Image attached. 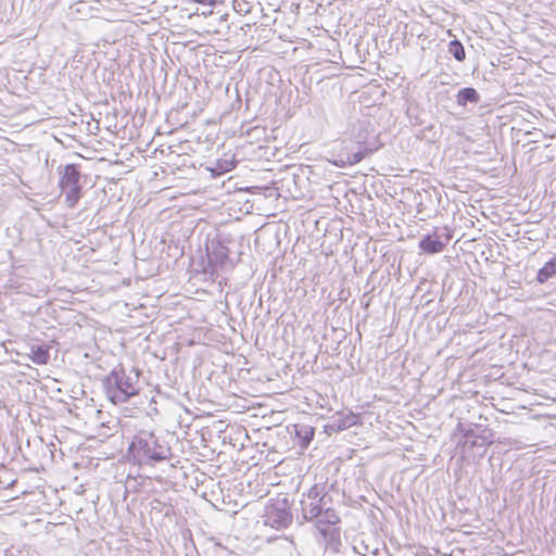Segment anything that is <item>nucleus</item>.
<instances>
[{
  "label": "nucleus",
  "instance_id": "obj_1",
  "mask_svg": "<svg viewBox=\"0 0 556 556\" xmlns=\"http://www.w3.org/2000/svg\"><path fill=\"white\" fill-rule=\"evenodd\" d=\"M140 374L135 367L129 370L122 365L114 367L102 381L106 397L114 404H123L138 395Z\"/></svg>",
  "mask_w": 556,
  "mask_h": 556
},
{
  "label": "nucleus",
  "instance_id": "obj_2",
  "mask_svg": "<svg viewBox=\"0 0 556 556\" xmlns=\"http://www.w3.org/2000/svg\"><path fill=\"white\" fill-rule=\"evenodd\" d=\"M330 503L313 501L305 497L300 500V511L305 521L314 522L320 533L326 536L328 527L340 522V517Z\"/></svg>",
  "mask_w": 556,
  "mask_h": 556
},
{
  "label": "nucleus",
  "instance_id": "obj_3",
  "mask_svg": "<svg viewBox=\"0 0 556 556\" xmlns=\"http://www.w3.org/2000/svg\"><path fill=\"white\" fill-rule=\"evenodd\" d=\"M129 452L140 464L159 463L167 458V450L160 445L156 438L150 432L136 435L129 445Z\"/></svg>",
  "mask_w": 556,
  "mask_h": 556
},
{
  "label": "nucleus",
  "instance_id": "obj_4",
  "mask_svg": "<svg viewBox=\"0 0 556 556\" xmlns=\"http://www.w3.org/2000/svg\"><path fill=\"white\" fill-rule=\"evenodd\" d=\"M59 188L64 194L68 207H75L83 195L81 174L77 164H66L58 167Z\"/></svg>",
  "mask_w": 556,
  "mask_h": 556
},
{
  "label": "nucleus",
  "instance_id": "obj_5",
  "mask_svg": "<svg viewBox=\"0 0 556 556\" xmlns=\"http://www.w3.org/2000/svg\"><path fill=\"white\" fill-rule=\"evenodd\" d=\"M350 138L359 146L376 147L370 142V139L375 140V131L369 119L355 121L350 128Z\"/></svg>",
  "mask_w": 556,
  "mask_h": 556
},
{
  "label": "nucleus",
  "instance_id": "obj_6",
  "mask_svg": "<svg viewBox=\"0 0 556 556\" xmlns=\"http://www.w3.org/2000/svg\"><path fill=\"white\" fill-rule=\"evenodd\" d=\"M267 518L268 522L277 529L287 528L291 525L292 514L289 510L288 501L285 498L274 504L267 514Z\"/></svg>",
  "mask_w": 556,
  "mask_h": 556
},
{
  "label": "nucleus",
  "instance_id": "obj_7",
  "mask_svg": "<svg viewBox=\"0 0 556 556\" xmlns=\"http://www.w3.org/2000/svg\"><path fill=\"white\" fill-rule=\"evenodd\" d=\"M450 240L451 236L448 233L440 235L438 231H433L432 233L424 236L418 245L424 252L428 254H435L442 252Z\"/></svg>",
  "mask_w": 556,
  "mask_h": 556
},
{
  "label": "nucleus",
  "instance_id": "obj_8",
  "mask_svg": "<svg viewBox=\"0 0 556 556\" xmlns=\"http://www.w3.org/2000/svg\"><path fill=\"white\" fill-rule=\"evenodd\" d=\"M376 150L377 147L364 146L363 149L354 153H340L338 155V160L334 161V164L341 167L357 164L365 157L366 154L372 153Z\"/></svg>",
  "mask_w": 556,
  "mask_h": 556
},
{
  "label": "nucleus",
  "instance_id": "obj_9",
  "mask_svg": "<svg viewBox=\"0 0 556 556\" xmlns=\"http://www.w3.org/2000/svg\"><path fill=\"white\" fill-rule=\"evenodd\" d=\"M354 424H355V416L354 415L333 417L325 426V431L327 433H329V434H331L332 432H340V431H343L345 429H349Z\"/></svg>",
  "mask_w": 556,
  "mask_h": 556
},
{
  "label": "nucleus",
  "instance_id": "obj_10",
  "mask_svg": "<svg viewBox=\"0 0 556 556\" xmlns=\"http://www.w3.org/2000/svg\"><path fill=\"white\" fill-rule=\"evenodd\" d=\"M464 448H475L481 447L483 452H485L486 447L492 443L486 437L481 434H476L473 430H467L464 432Z\"/></svg>",
  "mask_w": 556,
  "mask_h": 556
},
{
  "label": "nucleus",
  "instance_id": "obj_11",
  "mask_svg": "<svg viewBox=\"0 0 556 556\" xmlns=\"http://www.w3.org/2000/svg\"><path fill=\"white\" fill-rule=\"evenodd\" d=\"M481 100L479 92L472 87H465L456 94V102L460 106H467L468 103L477 104Z\"/></svg>",
  "mask_w": 556,
  "mask_h": 556
},
{
  "label": "nucleus",
  "instance_id": "obj_12",
  "mask_svg": "<svg viewBox=\"0 0 556 556\" xmlns=\"http://www.w3.org/2000/svg\"><path fill=\"white\" fill-rule=\"evenodd\" d=\"M295 437L299 439L301 447H307L314 439V428L307 425H295L294 426Z\"/></svg>",
  "mask_w": 556,
  "mask_h": 556
},
{
  "label": "nucleus",
  "instance_id": "obj_13",
  "mask_svg": "<svg viewBox=\"0 0 556 556\" xmlns=\"http://www.w3.org/2000/svg\"><path fill=\"white\" fill-rule=\"evenodd\" d=\"M302 497L313 501L331 503V498L327 496L325 485L319 483L311 486L306 493H303Z\"/></svg>",
  "mask_w": 556,
  "mask_h": 556
},
{
  "label": "nucleus",
  "instance_id": "obj_14",
  "mask_svg": "<svg viewBox=\"0 0 556 556\" xmlns=\"http://www.w3.org/2000/svg\"><path fill=\"white\" fill-rule=\"evenodd\" d=\"M556 276V262L552 257L548 262L544 264L542 268L539 269L536 274V281L539 283H545L548 279Z\"/></svg>",
  "mask_w": 556,
  "mask_h": 556
},
{
  "label": "nucleus",
  "instance_id": "obj_15",
  "mask_svg": "<svg viewBox=\"0 0 556 556\" xmlns=\"http://www.w3.org/2000/svg\"><path fill=\"white\" fill-rule=\"evenodd\" d=\"M237 162L232 160L222 159L217 160L215 165L210 167L212 176L217 177L222 176L230 170H232L236 166Z\"/></svg>",
  "mask_w": 556,
  "mask_h": 556
},
{
  "label": "nucleus",
  "instance_id": "obj_16",
  "mask_svg": "<svg viewBox=\"0 0 556 556\" xmlns=\"http://www.w3.org/2000/svg\"><path fill=\"white\" fill-rule=\"evenodd\" d=\"M448 53H451L458 62L464 61L466 58L464 46L457 39H454L448 43Z\"/></svg>",
  "mask_w": 556,
  "mask_h": 556
},
{
  "label": "nucleus",
  "instance_id": "obj_17",
  "mask_svg": "<svg viewBox=\"0 0 556 556\" xmlns=\"http://www.w3.org/2000/svg\"><path fill=\"white\" fill-rule=\"evenodd\" d=\"M227 258H228L227 248L223 247V245L215 249L212 254H208V260H210L211 264H218V265L223 266Z\"/></svg>",
  "mask_w": 556,
  "mask_h": 556
},
{
  "label": "nucleus",
  "instance_id": "obj_18",
  "mask_svg": "<svg viewBox=\"0 0 556 556\" xmlns=\"http://www.w3.org/2000/svg\"><path fill=\"white\" fill-rule=\"evenodd\" d=\"M31 359L38 365L47 364L49 361V353L43 346H34L31 349Z\"/></svg>",
  "mask_w": 556,
  "mask_h": 556
},
{
  "label": "nucleus",
  "instance_id": "obj_19",
  "mask_svg": "<svg viewBox=\"0 0 556 556\" xmlns=\"http://www.w3.org/2000/svg\"><path fill=\"white\" fill-rule=\"evenodd\" d=\"M201 3L205 4L207 2L208 5L213 4L212 0H200Z\"/></svg>",
  "mask_w": 556,
  "mask_h": 556
},
{
  "label": "nucleus",
  "instance_id": "obj_20",
  "mask_svg": "<svg viewBox=\"0 0 556 556\" xmlns=\"http://www.w3.org/2000/svg\"><path fill=\"white\" fill-rule=\"evenodd\" d=\"M203 15H208V14H212V10H208L207 9H204V11L202 12Z\"/></svg>",
  "mask_w": 556,
  "mask_h": 556
},
{
  "label": "nucleus",
  "instance_id": "obj_21",
  "mask_svg": "<svg viewBox=\"0 0 556 556\" xmlns=\"http://www.w3.org/2000/svg\"><path fill=\"white\" fill-rule=\"evenodd\" d=\"M203 15H208V14H212V10H208L207 9H204V11L202 12Z\"/></svg>",
  "mask_w": 556,
  "mask_h": 556
},
{
  "label": "nucleus",
  "instance_id": "obj_22",
  "mask_svg": "<svg viewBox=\"0 0 556 556\" xmlns=\"http://www.w3.org/2000/svg\"><path fill=\"white\" fill-rule=\"evenodd\" d=\"M554 261L556 262V254L553 256Z\"/></svg>",
  "mask_w": 556,
  "mask_h": 556
}]
</instances>
